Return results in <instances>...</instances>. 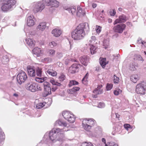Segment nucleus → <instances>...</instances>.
Instances as JSON below:
<instances>
[{"mask_svg":"<svg viewBox=\"0 0 146 146\" xmlns=\"http://www.w3.org/2000/svg\"><path fill=\"white\" fill-rule=\"evenodd\" d=\"M89 30V27L88 23H81L72 33V38L76 40L82 39L85 35V31H88Z\"/></svg>","mask_w":146,"mask_h":146,"instance_id":"f257e3e1","label":"nucleus"},{"mask_svg":"<svg viewBox=\"0 0 146 146\" xmlns=\"http://www.w3.org/2000/svg\"><path fill=\"white\" fill-rule=\"evenodd\" d=\"M68 129L66 128H64L62 129H60L58 128L54 129L50 131L49 133H46L44 136V138H46L47 140L50 139L52 141L56 140L58 141H62V139L60 138H57V135H62L61 136L63 137L64 136L63 134L65 131H68Z\"/></svg>","mask_w":146,"mask_h":146,"instance_id":"f03ea898","label":"nucleus"},{"mask_svg":"<svg viewBox=\"0 0 146 146\" xmlns=\"http://www.w3.org/2000/svg\"><path fill=\"white\" fill-rule=\"evenodd\" d=\"M95 121L92 119H86L82 121L83 127L85 130L89 131L95 124Z\"/></svg>","mask_w":146,"mask_h":146,"instance_id":"7ed1b4c3","label":"nucleus"},{"mask_svg":"<svg viewBox=\"0 0 146 146\" xmlns=\"http://www.w3.org/2000/svg\"><path fill=\"white\" fill-rule=\"evenodd\" d=\"M25 87L27 90L32 92L41 91L42 90L40 85L35 83H27L25 85Z\"/></svg>","mask_w":146,"mask_h":146,"instance_id":"20e7f679","label":"nucleus"},{"mask_svg":"<svg viewBox=\"0 0 146 146\" xmlns=\"http://www.w3.org/2000/svg\"><path fill=\"white\" fill-rule=\"evenodd\" d=\"M33 11L35 13L41 12L45 8L44 3L42 2L38 1L34 3L33 6Z\"/></svg>","mask_w":146,"mask_h":146,"instance_id":"39448f33","label":"nucleus"},{"mask_svg":"<svg viewBox=\"0 0 146 146\" xmlns=\"http://www.w3.org/2000/svg\"><path fill=\"white\" fill-rule=\"evenodd\" d=\"M146 90V82L138 84L136 86L135 92L138 94L144 95Z\"/></svg>","mask_w":146,"mask_h":146,"instance_id":"423d86ee","label":"nucleus"},{"mask_svg":"<svg viewBox=\"0 0 146 146\" xmlns=\"http://www.w3.org/2000/svg\"><path fill=\"white\" fill-rule=\"evenodd\" d=\"M62 115L65 119L70 122L73 123L74 122L75 117L74 115L69 111H63L62 113Z\"/></svg>","mask_w":146,"mask_h":146,"instance_id":"0eeeda50","label":"nucleus"},{"mask_svg":"<svg viewBox=\"0 0 146 146\" xmlns=\"http://www.w3.org/2000/svg\"><path fill=\"white\" fill-rule=\"evenodd\" d=\"M27 77L25 72L21 71L18 74L17 76V82L19 84L24 82L27 79Z\"/></svg>","mask_w":146,"mask_h":146,"instance_id":"6e6552de","label":"nucleus"},{"mask_svg":"<svg viewBox=\"0 0 146 146\" xmlns=\"http://www.w3.org/2000/svg\"><path fill=\"white\" fill-rule=\"evenodd\" d=\"M84 68L82 65L80 64H74L69 68V72L72 74H74L76 72L78 71L79 68Z\"/></svg>","mask_w":146,"mask_h":146,"instance_id":"1a4fd4ad","label":"nucleus"},{"mask_svg":"<svg viewBox=\"0 0 146 146\" xmlns=\"http://www.w3.org/2000/svg\"><path fill=\"white\" fill-rule=\"evenodd\" d=\"M125 27L126 25L124 24H119L114 26L113 29L115 32L121 33L125 29Z\"/></svg>","mask_w":146,"mask_h":146,"instance_id":"9d476101","label":"nucleus"},{"mask_svg":"<svg viewBox=\"0 0 146 146\" xmlns=\"http://www.w3.org/2000/svg\"><path fill=\"white\" fill-rule=\"evenodd\" d=\"M45 72L47 75L52 76H55L57 75L56 72L52 69V67L48 66L45 67Z\"/></svg>","mask_w":146,"mask_h":146,"instance_id":"9b49d317","label":"nucleus"},{"mask_svg":"<svg viewBox=\"0 0 146 146\" xmlns=\"http://www.w3.org/2000/svg\"><path fill=\"white\" fill-rule=\"evenodd\" d=\"M36 20L33 15L28 16L27 18V25L29 27H32L35 25Z\"/></svg>","mask_w":146,"mask_h":146,"instance_id":"f8f14e48","label":"nucleus"},{"mask_svg":"<svg viewBox=\"0 0 146 146\" xmlns=\"http://www.w3.org/2000/svg\"><path fill=\"white\" fill-rule=\"evenodd\" d=\"M128 19V18L124 15H122L119 17V19H117L115 21L114 24L115 25L120 23H124Z\"/></svg>","mask_w":146,"mask_h":146,"instance_id":"ddd939ff","label":"nucleus"},{"mask_svg":"<svg viewBox=\"0 0 146 146\" xmlns=\"http://www.w3.org/2000/svg\"><path fill=\"white\" fill-rule=\"evenodd\" d=\"M27 70L29 75L31 76H34L36 75L35 68L33 66H28L27 67Z\"/></svg>","mask_w":146,"mask_h":146,"instance_id":"4468645a","label":"nucleus"},{"mask_svg":"<svg viewBox=\"0 0 146 146\" xmlns=\"http://www.w3.org/2000/svg\"><path fill=\"white\" fill-rule=\"evenodd\" d=\"M80 61L81 63L85 66L87 65L89 61V58L86 56H81L80 58Z\"/></svg>","mask_w":146,"mask_h":146,"instance_id":"2eb2a0df","label":"nucleus"},{"mask_svg":"<svg viewBox=\"0 0 146 146\" xmlns=\"http://www.w3.org/2000/svg\"><path fill=\"white\" fill-rule=\"evenodd\" d=\"M102 86V85H99L97 88L93 91V93L95 94V95H92L93 98H96L97 97V96L95 95L101 94L103 93L102 89H101Z\"/></svg>","mask_w":146,"mask_h":146,"instance_id":"dca6fc26","label":"nucleus"},{"mask_svg":"<svg viewBox=\"0 0 146 146\" xmlns=\"http://www.w3.org/2000/svg\"><path fill=\"white\" fill-rule=\"evenodd\" d=\"M34 54L37 57L39 56L43 53V51L41 48L38 47L35 48L33 50Z\"/></svg>","mask_w":146,"mask_h":146,"instance_id":"f3484780","label":"nucleus"},{"mask_svg":"<svg viewBox=\"0 0 146 146\" xmlns=\"http://www.w3.org/2000/svg\"><path fill=\"white\" fill-rule=\"evenodd\" d=\"M61 30L58 28H56L53 29L52 31V33L53 36L56 37H58L62 34Z\"/></svg>","mask_w":146,"mask_h":146,"instance_id":"a211bd4d","label":"nucleus"},{"mask_svg":"<svg viewBox=\"0 0 146 146\" xmlns=\"http://www.w3.org/2000/svg\"><path fill=\"white\" fill-rule=\"evenodd\" d=\"M77 15L79 17H82L84 16L86 14V12L84 9L81 7H77Z\"/></svg>","mask_w":146,"mask_h":146,"instance_id":"6ab92c4d","label":"nucleus"},{"mask_svg":"<svg viewBox=\"0 0 146 146\" xmlns=\"http://www.w3.org/2000/svg\"><path fill=\"white\" fill-rule=\"evenodd\" d=\"M46 27V23L44 22H42L39 24L36 27V29L38 31H43Z\"/></svg>","mask_w":146,"mask_h":146,"instance_id":"aec40b11","label":"nucleus"},{"mask_svg":"<svg viewBox=\"0 0 146 146\" xmlns=\"http://www.w3.org/2000/svg\"><path fill=\"white\" fill-rule=\"evenodd\" d=\"M139 76L136 74L131 75L130 77L131 80L134 83H136L139 79Z\"/></svg>","mask_w":146,"mask_h":146,"instance_id":"412c9836","label":"nucleus"},{"mask_svg":"<svg viewBox=\"0 0 146 146\" xmlns=\"http://www.w3.org/2000/svg\"><path fill=\"white\" fill-rule=\"evenodd\" d=\"M64 9L65 10L68 11L70 13L72 14H74L75 13L76 11V8L73 7H64Z\"/></svg>","mask_w":146,"mask_h":146,"instance_id":"4be33fe9","label":"nucleus"},{"mask_svg":"<svg viewBox=\"0 0 146 146\" xmlns=\"http://www.w3.org/2000/svg\"><path fill=\"white\" fill-rule=\"evenodd\" d=\"M27 44L31 47H33L35 44V42L31 39L28 38L26 39Z\"/></svg>","mask_w":146,"mask_h":146,"instance_id":"5701e85b","label":"nucleus"},{"mask_svg":"<svg viewBox=\"0 0 146 146\" xmlns=\"http://www.w3.org/2000/svg\"><path fill=\"white\" fill-rule=\"evenodd\" d=\"M100 64L102 67L104 68L105 66L108 63V61H106V59L105 58H101L100 59Z\"/></svg>","mask_w":146,"mask_h":146,"instance_id":"b1692460","label":"nucleus"},{"mask_svg":"<svg viewBox=\"0 0 146 146\" xmlns=\"http://www.w3.org/2000/svg\"><path fill=\"white\" fill-rule=\"evenodd\" d=\"M11 8V7L7 4V3H4L1 7V9L2 10L4 11H7Z\"/></svg>","mask_w":146,"mask_h":146,"instance_id":"393cba45","label":"nucleus"},{"mask_svg":"<svg viewBox=\"0 0 146 146\" xmlns=\"http://www.w3.org/2000/svg\"><path fill=\"white\" fill-rule=\"evenodd\" d=\"M55 123L56 125H58L61 126H63L64 127H66L67 126V124L66 123L63 122L60 120H58Z\"/></svg>","mask_w":146,"mask_h":146,"instance_id":"a878e982","label":"nucleus"},{"mask_svg":"<svg viewBox=\"0 0 146 146\" xmlns=\"http://www.w3.org/2000/svg\"><path fill=\"white\" fill-rule=\"evenodd\" d=\"M6 3L12 8L16 4V1L15 0H7Z\"/></svg>","mask_w":146,"mask_h":146,"instance_id":"bb28decb","label":"nucleus"},{"mask_svg":"<svg viewBox=\"0 0 146 146\" xmlns=\"http://www.w3.org/2000/svg\"><path fill=\"white\" fill-rule=\"evenodd\" d=\"M80 89L79 87H74L72 89L68 90V92L70 94H73L76 92L78 91Z\"/></svg>","mask_w":146,"mask_h":146,"instance_id":"cd10ccee","label":"nucleus"},{"mask_svg":"<svg viewBox=\"0 0 146 146\" xmlns=\"http://www.w3.org/2000/svg\"><path fill=\"white\" fill-rule=\"evenodd\" d=\"M49 81L53 85H56L58 86H60L61 85L60 83L56 81L53 78H50Z\"/></svg>","mask_w":146,"mask_h":146,"instance_id":"c85d7f7f","label":"nucleus"},{"mask_svg":"<svg viewBox=\"0 0 146 146\" xmlns=\"http://www.w3.org/2000/svg\"><path fill=\"white\" fill-rule=\"evenodd\" d=\"M109 40L108 38L104 39L103 41V45L105 48H107L109 45Z\"/></svg>","mask_w":146,"mask_h":146,"instance_id":"c756f323","label":"nucleus"},{"mask_svg":"<svg viewBox=\"0 0 146 146\" xmlns=\"http://www.w3.org/2000/svg\"><path fill=\"white\" fill-rule=\"evenodd\" d=\"M50 6H53L55 7H58L59 6V2L56 0H51Z\"/></svg>","mask_w":146,"mask_h":146,"instance_id":"7c9ffc66","label":"nucleus"},{"mask_svg":"<svg viewBox=\"0 0 146 146\" xmlns=\"http://www.w3.org/2000/svg\"><path fill=\"white\" fill-rule=\"evenodd\" d=\"M44 89L47 95L50 94H51V89L50 86L44 88Z\"/></svg>","mask_w":146,"mask_h":146,"instance_id":"2f4dec72","label":"nucleus"},{"mask_svg":"<svg viewBox=\"0 0 146 146\" xmlns=\"http://www.w3.org/2000/svg\"><path fill=\"white\" fill-rule=\"evenodd\" d=\"M96 47L92 45L90 48V51L92 54H94L96 52Z\"/></svg>","mask_w":146,"mask_h":146,"instance_id":"473e14b6","label":"nucleus"},{"mask_svg":"<svg viewBox=\"0 0 146 146\" xmlns=\"http://www.w3.org/2000/svg\"><path fill=\"white\" fill-rule=\"evenodd\" d=\"M45 78H36L35 80L37 82L39 83H42L46 80Z\"/></svg>","mask_w":146,"mask_h":146,"instance_id":"72a5a7b5","label":"nucleus"},{"mask_svg":"<svg viewBox=\"0 0 146 146\" xmlns=\"http://www.w3.org/2000/svg\"><path fill=\"white\" fill-rule=\"evenodd\" d=\"M45 102L38 103L36 104V107L37 109H41L45 106Z\"/></svg>","mask_w":146,"mask_h":146,"instance_id":"f704fd0d","label":"nucleus"},{"mask_svg":"<svg viewBox=\"0 0 146 146\" xmlns=\"http://www.w3.org/2000/svg\"><path fill=\"white\" fill-rule=\"evenodd\" d=\"M95 29L96 33L97 34H99L101 31L102 27L98 25H96Z\"/></svg>","mask_w":146,"mask_h":146,"instance_id":"c9c22d12","label":"nucleus"},{"mask_svg":"<svg viewBox=\"0 0 146 146\" xmlns=\"http://www.w3.org/2000/svg\"><path fill=\"white\" fill-rule=\"evenodd\" d=\"M48 53L50 56H52L55 54L56 51L53 49H50L48 50Z\"/></svg>","mask_w":146,"mask_h":146,"instance_id":"e433bc0d","label":"nucleus"},{"mask_svg":"<svg viewBox=\"0 0 146 146\" xmlns=\"http://www.w3.org/2000/svg\"><path fill=\"white\" fill-rule=\"evenodd\" d=\"M122 90L119 89L117 88L113 91L114 94L116 96L118 95L121 93Z\"/></svg>","mask_w":146,"mask_h":146,"instance_id":"4c0bfd02","label":"nucleus"},{"mask_svg":"<svg viewBox=\"0 0 146 146\" xmlns=\"http://www.w3.org/2000/svg\"><path fill=\"white\" fill-rule=\"evenodd\" d=\"M42 69L41 68H38L36 70V74L37 76L40 77L42 75Z\"/></svg>","mask_w":146,"mask_h":146,"instance_id":"58836bf2","label":"nucleus"},{"mask_svg":"<svg viewBox=\"0 0 146 146\" xmlns=\"http://www.w3.org/2000/svg\"><path fill=\"white\" fill-rule=\"evenodd\" d=\"M96 37L95 36H92L89 40V42L90 43H94L96 42Z\"/></svg>","mask_w":146,"mask_h":146,"instance_id":"ea45409f","label":"nucleus"},{"mask_svg":"<svg viewBox=\"0 0 146 146\" xmlns=\"http://www.w3.org/2000/svg\"><path fill=\"white\" fill-rule=\"evenodd\" d=\"M137 67V66L135 65V63H133L130 66L129 69L130 70L132 71H134L136 69Z\"/></svg>","mask_w":146,"mask_h":146,"instance_id":"a19ab883","label":"nucleus"},{"mask_svg":"<svg viewBox=\"0 0 146 146\" xmlns=\"http://www.w3.org/2000/svg\"><path fill=\"white\" fill-rule=\"evenodd\" d=\"M51 61V58L49 57H46L42 58L41 60V61L42 62H50Z\"/></svg>","mask_w":146,"mask_h":146,"instance_id":"79ce46f5","label":"nucleus"},{"mask_svg":"<svg viewBox=\"0 0 146 146\" xmlns=\"http://www.w3.org/2000/svg\"><path fill=\"white\" fill-rule=\"evenodd\" d=\"M43 3H44L46 5L50 6V4L51 0H42Z\"/></svg>","mask_w":146,"mask_h":146,"instance_id":"37998d69","label":"nucleus"},{"mask_svg":"<svg viewBox=\"0 0 146 146\" xmlns=\"http://www.w3.org/2000/svg\"><path fill=\"white\" fill-rule=\"evenodd\" d=\"M78 84V82L75 80H72L70 81L69 84V86L71 87L73 85H76Z\"/></svg>","mask_w":146,"mask_h":146,"instance_id":"c03bdc74","label":"nucleus"},{"mask_svg":"<svg viewBox=\"0 0 146 146\" xmlns=\"http://www.w3.org/2000/svg\"><path fill=\"white\" fill-rule=\"evenodd\" d=\"M88 78L87 74L82 80V83L84 84L87 83V78Z\"/></svg>","mask_w":146,"mask_h":146,"instance_id":"a18cd8bd","label":"nucleus"},{"mask_svg":"<svg viewBox=\"0 0 146 146\" xmlns=\"http://www.w3.org/2000/svg\"><path fill=\"white\" fill-rule=\"evenodd\" d=\"M57 45V44L54 41L51 42H50L49 44V46L51 48L56 46Z\"/></svg>","mask_w":146,"mask_h":146,"instance_id":"49530a36","label":"nucleus"},{"mask_svg":"<svg viewBox=\"0 0 146 146\" xmlns=\"http://www.w3.org/2000/svg\"><path fill=\"white\" fill-rule=\"evenodd\" d=\"M113 85L112 84H107L106 88L107 90H110L113 87Z\"/></svg>","mask_w":146,"mask_h":146,"instance_id":"de8ad7c7","label":"nucleus"},{"mask_svg":"<svg viewBox=\"0 0 146 146\" xmlns=\"http://www.w3.org/2000/svg\"><path fill=\"white\" fill-rule=\"evenodd\" d=\"M119 78L115 75L113 76V81L115 83H118L119 82Z\"/></svg>","mask_w":146,"mask_h":146,"instance_id":"09e8293b","label":"nucleus"},{"mask_svg":"<svg viewBox=\"0 0 146 146\" xmlns=\"http://www.w3.org/2000/svg\"><path fill=\"white\" fill-rule=\"evenodd\" d=\"M59 78L60 81H63L65 79V76L63 74H61L59 76Z\"/></svg>","mask_w":146,"mask_h":146,"instance_id":"8fccbe9b","label":"nucleus"},{"mask_svg":"<svg viewBox=\"0 0 146 146\" xmlns=\"http://www.w3.org/2000/svg\"><path fill=\"white\" fill-rule=\"evenodd\" d=\"M4 139V135L3 133H0V142Z\"/></svg>","mask_w":146,"mask_h":146,"instance_id":"3c124183","label":"nucleus"},{"mask_svg":"<svg viewBox=\"0 0 146 146\" xmlns=\"http://www.w3.org/2000/svg\"><path fill=\"white\" fill-rule=\"evenodd\" d=\"M105 106V104L103 103L100 102L99 103L98 105V107L100 108H104Z\"/></svg>","mask_w":146,"mask_h":146,"instance_id":"603ef678","label":"nucleus"},{"mask_svg":"<svg viewBox=\"0 0 146 146\" xmlns=\"http://www.w3.org/2000/svg\"><path fill=\"white\" fill-rule=\"evenodd\" d=\"M43 86L44 88L50 86V84L47 82H44L43 83Z\"/></svg>","mask_w":146,"mask_h":146,"instance_id":"864d4df0","label":"nucleus"},{"mask_svg":"<svg viewBox=\"0 0 146 146\" xmlns=\"http://www.w3.org/2000/svg\"><path fill=\"white\" fill-rule=\"evenodd\" d=\"M110 13L111 16H113L115 14V10H113L110 11Z\"/></svg>","mask_w":146,"mask_h":146,"instance_id":"5fc2aeb1","label":"nucleus"},{"mask_svg":"<svg viewBox=\"0 0 146 146\" xmlns=\"http://www.w3.org/2000/svg\"><path fill=\"white\" fill-rule=\"evenodd\" d=\"M56 56L59 58H60L62 56V54L60 52H58L57 53Z\"/></svg>","mask_w":146,"mask_h":146,"instance_id":"6e6d98bb","label":"nucleus"},{"mask_svg":"<svg viewBox=\"0 0 146 146\" xmlns=\"http://www.w3.org/2000/svg\"><path fill=\"white\" fill-rule=\"evenodd\" d=\"M89 142L88 143L86 142H85L82 143L80 146H89Z\"/></svg>","mask_w":146,"mask_h":146,"instance_id":"4d7b16f0","label":"nucleus"},{"mask_svg":"<svg viewBox=\"0 0 146 146\" xmlns=\"http://www.w3.org/2000/svg\"><path fill=\"white\" fill-rule=\"evenodd\" d=\"M124 127L126 129H127L130 127V125L128 124H125L124 125Z\"/></svg>","mask_w":146,"mask_h":146,"instance_id":"13d9d810","label":"nucleus"},{"mask_svg":"<svg viewBox=\"0 0 146 146\" xmlns=\"http://www.w3.org/2000/svg\"><path fill=\"white\" fill-rule=\"evenodd\" d=\"M141 42L142 46H143L145 47H146V41L143 40L142 41H141Z\"/></svg>","mask_w":146,"mask_h":146,"instance_id":"bf43d9fd","label":"nucleus"},{"mask_svg":"<svg viewBox=\"0 0 146 146\" xmlns=\"http://www.w3.org/2000/svg\"><path fill=\"white\" fill-rule=\"evenodd\" d=\"M137 58L138 60L143 61V58H142V57L140 55H138L137 56Z\"/></svg>","mask_w":146,"mask_h":146,"instance_id":"052dcab7","label":"nucleus"},{"mask_svg":"<svg viewBox=\"0 0 146 146\" xmlns=\"http://www.w3.org/2000/svg\"><path fill=\"white\" fill-rule=\"evenodd\" d=\"M142 41L143 40L141 38H139L137 40V42L139 44H141V41Z\"/></svg>","mask_w":146,"mask_h":146,"instance_id":"680f3d73","label":"nucleus"},{"mask_svg":"<svg viewBox=\"0 0 146 146\" xmlns=\"http://www.w3.org/2000/svg\"><path fill=\"white\" fill-rule=\"evenodd\" d=\"M57 89V88L56 87H54L52 88L51 89V90L52 91L54 92L55 91V90Z\"/></svg>","mask_w":146,"mask_h":146,"instance_id":"e2e57ef3","label":"nucleus"},{"mask_svg":"<svg viewBox=\"0 0 146 146\" xmlns=\"http://www.w3.org/2000/svg\"><path fill=\"white\" fill-rule=\"evenodd\" d=\"M97 5L96 3H93L92 4V7L93 8H95L96 7Z\"/></svg>","mask_w":146,"mask_h":146,"instance_id":"0e129e2a","label":"nucleus"},{"mask_svg":"<svg viewBox=\"0 0 146 146\" xmlns=\"http://www.w3.org/2000/svg\"><path fill=\"white\" fill-rule=\"evenodd\" d=\"M110 145H112V146H114V145H116L115 144V143H109V146Z\"/></svg>","mask_w":146,"mask_h":146,"instance_id":"69168bd1","label":"nucleus"},{"mask_svg":"<svg viewBox=\"0 0 146 146\" xmlns=\"http://www.w3.org/2000/svg\"><path fill=\"white\" fill-rule=\"evenodd\" d=\"M116 116L117 118H118L119 120V117L120 115L118 114L117 113H115Z\"/></svg>","mask_w":146,"mask_h":146,"instance_id":"338daca9","label":"nucleus"},{"mask_svg":"<svg viewBox=\"0 0 146 146\" xmlns=\"http://www.w3.org/2000/svg\"><path fill=\"white\" fill-rule=\"evenodd\" d=\"M102 142H104V143L106 144V139L104 138H103L102 139Z\"/></svg>","mask_w":146,"mask_h":146,"instance_id":"774afa93","label":"nucleus"}]
</instances>
